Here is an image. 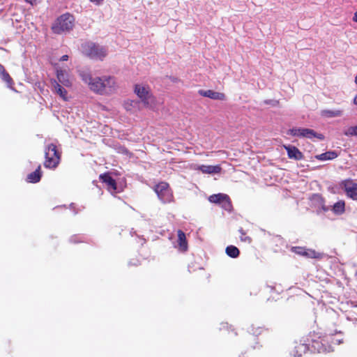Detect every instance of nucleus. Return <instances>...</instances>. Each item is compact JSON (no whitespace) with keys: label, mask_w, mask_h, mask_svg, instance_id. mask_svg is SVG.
<instances>
[{"label":"nucleus","mask_w":357,"mask_h":357,"mask_svg":"<svg viewBox=\"0 0 357 357\" xmlns=\"http://www.w3.org/2000/svg\"><path fill=\"white\" fill-rule=\"evenodd\" d=\"M337 157V154L335 151H327L326 153H321L317 156V158L320 160H333Z\"/></svg>","instance_id":"obj_24"},{"label":"nucleus","mask_w":357,"mask_h":357,"mask_svg":"<svg viewBox=\"0 0 357 357\" xmlns=\"http://www.w3.org/2000/svg\"><path fill=\"white\" fill-rule=\"evenodd\" d=\"M83 54L94 60L102 61L107 55V49L92 42H86L81 47Z\"/></svg>","instance_id":"obj_1"},{"label":"nucleus","mask_w":357,"mask_h":357,"mask_svg":"<svg viewBox=\"0 0 357 357\" xmlns=\"http://www.w3.org/2000/svg\"><path fill=\"white\" fill-rule=\"evenodd\" d=\"M331 211L335 215H342L345 211V202L343 200H339L335 202L333 206Z\"/></svg>","instance_id":"obj_22"},{"label":"nucleus","mask_w":357,"mask_h":357,"mask_svg":"<svg viewBox=\"0 0 357 357\" xmlns=\"http://www.w3.org/2000/svg\"><path fill=\"white\" fill-rule=\"evenodd\" d=\"M45 160L44 166L46 168L54 169L58 166L60 162L61 155L55 144H50L45 146Z\"/></svg>","instance_id":"obj_3"},{"label":"nucleus","mask_w":357,"mask_h":357,"mask_svg":"<svg viewBox=\"0 0 357 357\" xmlns=\"http://www.w3.org/2000/svg\"><path fill=\"white\" fill-rule=\"evenodd\" d=\"M354 21L357 22V12H356L354 13V18H353Z\"/></svg>","instance_id":"obj_34"},{"label":"nucleus","mask_w":357,"mask_h":357,"mask_svg":"<svg viewBox=\"0 0 357 357\" xmlns=\"http://www.w3.org/2000/svg\"><path fill=\"white\" fill-rule=\"evenodd\" d=\"M56 71V81L63 86L70 88L73 86V78L70 73L66 68L57 66Z\"/></svg>","instance_id":"obj_8"},{"label":"nucleus","mask_w":357,"mask_h":357,"mask_svg":"<svg viewBox=\"0 0 357 357\" xmlns=\"http://www.w3.org/2000/svg\"><path fill=\"white\" fill-rule=\"evenodd\" d=\"M208 201L211 203L220 204L227 211H229L231 207L229 197L225 194L218 193L212 195L208 197Z\"/></svg>","instance_id":"obj_10"},{"label":"nucleus","mask_w":357,"mask_h":357,"mask_svg":"<svg viewBox=\"0 0 357 357\" xmlns=\"http://www.w3.org/2000/svg\"><path fill=\"white\" fill-rule=\"evenodd\" d=\"M344 134L347 137L357 136V126L348 128L344 131Z\"/></svg>","instance_id":"obj_27"},{"label":"nucleus","mask_w":357,"mask_h":357,"mask_svg":"<svg viewBox=\"0 0 357 357\" xmlns=\"http://www.w3.org/2000/svg\"><path fill=\"white\" fill-rule=\"evenodd\" d=\"M327 340H331L333 344H340L342 341V338H340V337H333L332 336H327Z\"/></svg>","instance_id":"obj_30"},{"label":"nucleus","mask_w":357,"mask_h":357,"mask_svg":"<svg viewBox=\"0 0 357 357\" xmlns=\"http://www.w3.org/2000/svg\"><path fill=\"white\" fill-rule=\"evenodd\" d=\"M155 192L163 203L171 202L172 194L169 188L168 183L165 182L158 183L155 188Z\"/></svg>","instance_id":"obj_7"},{"label":"nucleus","mask_w":357,"mask_h":357,"mask_svg":"<svg viewBox=\"0 0 357 357\" xmlns=\"http://www.w3.org/2000/svg\"><path fill=\"white\" fill-rule=\"evenodd\" d=\"M355 83H356V84H357V75L355 77Z\"/></svg>","instance_id":"obj_37"},{"label":"nucleus","mask_w":357,"mask_h":357,"mask_svg":"<svg viewBox=\"0 0 357 357\" xmlns=\"http://www.w3.org/2000/svg\"><path fill=\"white\" fill-rule=\"evenodd\" d=\"M284 147L287 151L288 157L289 158L294 159L296 160H300L303 159V153L296 146H284Z\"/></svg>","instance_id":"obj_17"},{"label":"nucleus","mask_w":357,"mask_h":357,"mask_svg":"<svg viewBox=\"0 0 357 357\" xmlns=\"http://www.w3.org/2000/svg\"><path fill=\"white\" fill-rule=\"evenodd\" d=\"M74 21L75 18L72 15L69 13L63 14L58 17L54 23L52 30L55 33L58 34L69 31L74 26Z\"/></svg>","instance_id":"obj_4"},{"label":"nucleus","mask_w":357,"mask_h":357,"mask_svg":"<svg viewBox=\"0 0 357 357\" xmlns=\"http://www.w3.org/2000/svg\"><path fill=\"white\" fill-rule=\"evenodd\" d=\"M51 84L53 91L59 95L61 98L66 101L69 99L68 91L65 89V86L60 84L56 79H52Z\"/></svg>","instance_id":"obj_13"},{"label":"nucleus","mask_w":357,"mask_h":357,"mask_svg":"<svg viewBox=\"0 0 357 357\" xmlns=\"http://www.w3.org/2000/svg\"><path fill=\"white\" fill-rule=\"evenodd\" d=\"M263 331H264L263 328H261L260 326H255L254 325L252 326V329H251V332L254 335H260Z\"/></svg>","instance_id":"obj_28"},{"label":"nucleus","mask_w":357,"mask_h":357,"mask_svg":"<svg viewBox=\"0 0 357 357\" xmlns=\"http://www.w3.org/2000/svg\"><path fill=\"white\" fill-rule=\"evenodd\" d=\"M124 108L130 112H135L137 107V102L135 100H128L124 102Z\"/></svg>","instance_id":"obj_26"},{"label":"nucleus","mask_w":357,"mask_h":357,"mask_svg":"<svg viewBox=\"0 0 357 357\" xmlns=\"http://www.w3.org/2000/svg\"><path fill=\"white\" fill-rule=\"evenodd\" d=\"M353 102L354 105H357V95L354 97Z\"/></svg>","instance_id":"obj_35"},{"label":"nucleus","mask_w":357,"mask_h":357,"mask_svg":"<svg viewBox=\"0 0 357 357\" xmlns=\"http://www.w3.org/2000/svg\"><path fill=\"white\" fill-rule=\"evenodd\" d=\"M323 210H324V211H328V208H326V206H323Z\"/></svg>","instance_id":"obj_36"},{"label":"nucleus","mask_w":357,"mask_h":357,"mask_svg":"<svg viewBox=\"0 0 357 357\" xmlns=\"http://www.w3.org/2000/svg\"><path fill=\"white\" fill-rule=\"evenodd\" d=\"M225 252L226 254L231 258H236L240 254L239 250L234 245L227 246L225 249Z\"/></svg>","instance_id":"obj_25"},{"label":"nucleus","mask_w":357,"mask_h":357,"mask_svg":"<svg viewBox=\"0 0 357 357\" xmlns=\"http://www.w3.org/2000/svg\"><path fill=\"white\" fill-rule=\"evenodd\" d=\"M287 134L295 137H305L307 139L316 137L321 140L324 138L322 134L317 133L313 130L309 128H294L289 129Z\"/></svg>","instance_id":"obj_5"},{"label":"nucleus","mask_w":357,"mask_h":357,"mask_svg":"<svg viewBox=\"0 0 357 357\" xmlns=\"http://www.w3.org/2000/svg\"><path fill=\"white\" fill-rule=\"evenodd\" d=\"M199 94L204 97H208L213 100H224L225 94L219 92H216L212 90H200Z\"/></svg>","instance_id":"obj_18"},{"label":"nucleus","mask_w":357,"mask_h":357,"mask_svg":"<svg viewBox=\"0 0 357 357\" xmlns=\"http://www.w3.org/2000/svg\"><path fill=\"white\" fill-rule=\"evenodd\" d=\"M135 92L137 96L141 99L142 102L145 106H151L153 100V96L150 94L149 89L144 86L136 85Z\"/></svg>","instance_id":"obj_9"},{"label":"nucleus","mask_w":357,"mask_h":357,"mask_svg":"<svg viewBox=\"0 0 357 357\" xmlns=\"http://www.w3.org/2000/svg\"><path fill=\"white\" fill-rule=\"evenodd\" d=\"M91 3H93L94 4L99 6L102 3V2L104 0H89Z\"/></svg>","instance_id":"obj_31"},{"label":"nucleus","mask_w":357,"mask_h":357,"mask_svg":"<svg viewBox=\"0 0 357 357\" xmlns=\"http://www.w3.org/2000/svg\"><path fill=\"white\" fill-rule=\"evenodd\" d=\"M103 95L112 94L116 91L118 84L114 77L103 75Z\"/></svg>","instance_id":"obj_11"},{"label":"nucleus","mask_w":357,"mask_h":357,"mask_svg":"<svg viewBox=\"0 0 357 357\" xmlns=\"http://www.w3.org/2000/svg\"><path fill=\"white\" fill-rule=\"evenodd\" d=\"M292 250L300 255L305 256L308 258H317L319 257V254L316 252L314 250L305 249L301 247H294Z\"/></svg>","instance_id":"obj_16"},{"label":"nucleus","mask_w":357,"mask_h":357,"mask_svg":"<svg viewBox=\"0 0 357 357\" xmlns=\"http://www.w3.org/2000/svg\"><path fill=\"white\" fill-rule=\"evenodd\" d=\"M79 76L89 89L96 93L103 95V76L93 77L89 72L81 71Z\"/></svg>","instance_id":"obj_2"},{"label":"nucleus","mask_w":357,"mask_h":357,"mask_svg":"<svg viewBox=\"0 0 357 357\" xmlns=\"http://www.w3.org/2000/svg\"><path fill=\"white\" fill-rule=\"evenodd\" d=\"M178 248L181 252H185L188 249L185 234L181 230L178 231Z\"/></svg>","instance_id":"obj_19"},{"label":"nucleus","mask_w":357,"mask_h":357,"mask_svg":"<svg viewBox=\"0 0 357 357\" xmlns=\"http://www.w3.org/2000/svg\"><path fill=\"white\" fill-rule=\"evenodd\" d=\"M195 169L201 171L203 174H215L221 171V167L219 165H195Z\"/></svg>","instance_id":"obj_15"},{"label":"nucleus","mask_w":357,"mask_h":357,"mask_svg":"<svg viewBox=\"0 0 357 357\" xmlns=\"http://www.w3.org/2000/svg\"><path fill=\"white\" fill-rule=\"evenodd\" d=\"M341 187L344 190L349 198L357 200V183L351 180H345L342 182Z\"/></svg>","instance_id":"obj_12"},{"label":"nucleus","mask_w":357,"mask_h":357,"mask_svg":"<svg viewBox=\"0 0 357 357\" xmlns=\"http://www.w3.org/2000/svg\"><path fill=\"white\" fill-rule=\"evenodd\" d=\"M68 59V55H63L61 57L60 61H67Z\"/></svg>","instance_id":"obj_33"},{"label":"nucleus","mask_w":357,"mask_h":357,"mask_svg":"<svg viewBox=\"0 0 357 357\" xmlns=\"http://www.w3.org/2000/svg\"><path fill=\"white\" fill-rule=\"evenodd\" d=\"M24 1L31 5H33V4H36L38 0H24Z\"/></svg>","instance_id":"obj_32"},{"label":"nucleus","mask_w":357,"mask_h":357,"mask_svg":"<svg viewBox=\"0 0 357 357\" xmlns=\"http://www.w3.org/2000/svg\"><path fill=\"white\" fill-rule=\"evenodd\" d=\"M326 337H326V336H324L322 338L319 337L320 339V340L312 339V344H310V342H308V343L304 342L303 344V347H304V351L306 349H309L310 347H311L312 349H313L314 350L317 351V352H319V353L330 352V351H333L332 346L330 345L327 347H326V342L328 341Z\"/></svg>","instance_id":"obj_6"},{"label":"nucleus","mask_w":357,"mask_h":357,"mask_svg":"<svg viewBox=\"0 0 357 357\" xmlns=\"http://www.w3.org/2000/svg\"><path fill=\"white\" fill-rule=\"evenodd\" d=\"M100 178L102 180L103 183H105L107 186L108 190L112 193L114 194L118 192L116 183L114 179H113L109 174H104L100 176Z\"/></svg>","instance_id":"obj_14"},{"label":"nucleus","mask_w":357,"mask_h":357,"mask_svg":"<svg viewBox=\"0 0 357 357\" xmlns=\"http://www.w3.org/2000/svg\"><path fill=\"white\" fill-rule=\"evenodd\" d=\"M41 176L40 166H38L34 172L28 174L26 180L29 183H36L40 180Z\"/></svg>","instance_id":"obj_23"},{"label":"nucleus","mask_w":357,"mask_h":357,"mask_svg":"<svg viewBox=\"0 0 357 357\" xmlns=\"http://www.w3.org/2000/svg\"><path fill=\"white\" fill-rule=\"evenodd\" d=\"M0 77L1 79L6 83L7 86L11 89H13V81L12 78L10 77L9 74L6 71L4 67L0 64Z\"/></svg>","instance_id":"obj_20"},{"label":"nucleus","mask_w":357,"mask_h":357,"mask_svg":"<svg viewBox=\"0 0 357 357\" xmlns=\"http://www.w3.org/2000/svg\"><path fill=\"white\" fill-rule=\"evenodd\" d=\"M342 109H324L321 112V115L325 118H333L342 116Z\"/></svg>","instance_id":"obj_21"},{"label":"nucleus","mask_w":357,"mask_h":357,"mask_svg":"<svg viewBox=\"0 0 357 357\" xmlns=\"http://www.w3.org/2000/svg\"><path fill=\"white\" fill-rule=\"evenodd\" d=\"M239 232L241 233L240 238L242 241L248 242V243L251 242V238L250 237L245 236V233L244 232V231L242 229H239Z\"/></svg>","instance_id":"obj_29"}]
</instances>
